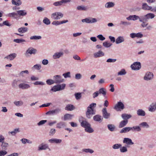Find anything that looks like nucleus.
<instances>
[{"mask_svg":"<svg viewBox=\"0 0 156 156\" xmlns=\"http://www.w3.org/2000/svg\"><path fill=\"white\" fill-rule=\"evenodd\" d=\"M81 126L85 128V131L89 133H91L94 132V130L91 127L90 124L85 120H82L80 123Z\"/></svg>","mask_w":156,"mask_h":156,"instance_id":"nucleus-1","label":"nucleus"},{"mask_svg":"<svg viewBox=\"0 0 156 156\" xmlns=\"http://www.w3.org/2000/svg\"><path fill=\"white\" fill-rule=\"evenodd\" d=\"M66 87V84L63 83L62 84H58L53 86L51 90L53 92H56L63 90Z\"/></svg>","mask_w":156,"mask_h":156,"instance_id":"nucleus-2","label":"nucleus"},{"mask_svg":"<svg viewBox=\"0 0 156 156\" xmlns=\"http://www.w3.org/2000/svg\"><path fill=\"white\" fill-rule=\"evenodd\" d=\"M63 14L61 12H56L51 14V17L54 20H59L62 18Z\"/></svg>","mask_w":156,"mask_h":156,"instance_id":"nucleus-3","label":"nucleus"},{"mask_svg":"<svg viewBox=\"0 0 156 156\" xmlns=\"http://www.w3.org/2000/svg\"><path fill=\"white\" fill-rule=\"evenodd\" d=\"M155 17V15L154 14L152 13H148L146 15L142 16V22L144 20L145 21H148L149 19H152Z\"/></svg>","mask_w":156,"mask_h":156,"instance_id":"nucleus-4","label":"nucleus"},{"mask_svg":"<svg viewBox=\"0 0 156 156\" xmlns=\"http://www.w3.org/2000/svg\"><path fill=\"white\" fill-rule=\"evenodd\" d=\"M154 75L151 72H147L145 73L144 77V79L146 81H149L153 78Z\"/></svg>","mask_w":156,"mask_h":156,"instance_id":"nucleus-5","label":"nucleus"},{"mask_svg":"<svg viewBox=\"0 0 156 156\" xmlns=\"http://www.w3.org/2000/svg\"><path fill=\"white\" fill-rule=\"evenodd\" d=\"M95 114V112L94 109L90 108H87V111L86 112V115L87 118L90 119L92 117V115Z\"/></svg>","mask_w":156,"mask_h":156,"instance_id":"nucleus-6","label":"nucleus"},{"mask_svg":"<svg viewBox=\"0 0 156 156\" xmlns=\"http://www.w3.org/2000/svg\"><path fill=\"white\" fill-rule=\"evenodd\" d=\"M54 81H55V83H60L64 81V79L62 78L60 76L57 75L54 76L53 77Z\"/></svg>","mask_w":156,"mask_h":156,"instance_id":"nucleus-7","label":"nucleus"},{"mask_svg":"<svg viewBox=\"0 0 156 156\" xmlns=\"http://www.w3.org/2000/svg\"><path fill=\"white\" fill-rule=\"evenodd\" d=\"M141 67L140 63L139 62H135L131 66L132 69L133 70H139Z\"/></svg>","mask_w":156,"mask_h":156,"instance_id":"nucleus-8","label":"nucleus"},{"mask_svg":"<svg viewBox=\"0 0 156 156\" xmlns=\"http://www.w3.org/2000/svg\"><path fill=\"white\" fill-rule=\"evenodd\" d=\"M126 19L128 20H133L135 21L138 19L139 20L140 22H142V20L141 16L140 17L136 15H130L128 17H127Z\"/></svg>","mask_w":156,"mask_h":156,"instance_id":"nucleus-9","label":"nucleus"},{"mask_svg":"<svg viewBox=\"0 0 156 156\" xmlns=\"http://www.w3.org/2000/svg\"><path fill=\"white\" fill-rule=\"evenodd\" d=\"M123 142L124 144L127 145V147H129V145H132L134 144V143L132 142V140L128 138H124Z\"/></svg>","mask_w":156,"mask_h":156,"instance_id":"nucleus-10","label":"nucleus"},{"mask_svg":"<svg viewBox=\"0 0 156 156\" xmlns=\"http://www.w3.org/2000/svg\"><path fill=\"white\" fill-rule=\"evenodd\" d=\"M124 108V106L123 103L121 102H118L115 105L114 108L117 111H119V109H123Z\"/></svg>","mask_w":156,"mask_h":156,"instance_id":"nucleus-11","label":"nucleus"},{"mask_svg":"<svg viewBox=\"0 0 156 156\" xmlns=\"http://www.w3.org/2000/svg\"><path fill=\"white\" fill-rule=\"evenodd\" d=\"M103 117L105 119H108L110 116V114L107 112L106 108H103L102 110Z\"/></svg>","mask_w":156,"mask_h":156,"instance_id":"nucleus-12","label":"nucleus"},{"mask_svg":"<svg viewBox=\"0 0 156 156\" xmlns=\"http://www.w3.org/2000/svg\"><path fill=\"white\" fill-rule=\"evenodd\" d=\"M83 22H86L87 23H93L97 22V20L95 18H90V19L86 18L82 20Z\"/></svg>","mask_w":156,"mask_h":156,"instance_id":"nucleus-13","label":"nucleus"},{"mask_svg":"<svg viewBox=\"0 0 156 156\" xmlns=\"http://www.w3.org/2000/svg\"><path fill=\"white\" fill-rule=\"evenodd\" d=\"M64 52L63 51H59L55 53L53 55L52 57L54 59H57L60 58L63 56Z\"/></svg>","mask_w":156,"mask_h":156,"instance_id":"nucleus-14","label":"nucleus"},{"mask_svg":"<svg viewBox=\"0 0 156 156\" xmlns=\"http://www.w3.org/2000/svg\"><path fill=\"white\" fill-rule=\"evenodd\" d=\"M148 111L151 112H154L156 110V102L152 103L148 108Z\"/></svg>","mask_w":156,"mask_h":156,"instance_id":"nucleus-15","label":"nucleus"},{"mask_svg":"<svg viewBox=\"0 0 156 156\" xmlns=\"http://www.w3.org/2000/svg\"><path fill=\"white\" fill-rule=\"evenodd\" d=\"M93 119L96 122L101 123V122L103 119V117L99 115H94Z\"/></svg>","mask_w":156,"mask_h":156,"instance_id":"nucleus-16","label":"nucleus"},{"mask_svg":"<svg viewBox=\"0 0 156 156\" xmlns=\"http://www.w3.org/2000/svg\"><path fill=\"white\" fill-rule=\"evenodd\" d=\"M19 88L23 90L27 89L30 87V86L28 84L24 83H21L18 85Z\"/></svg>","mask_w":156,"mask_h":156,"instance_id":"nucleus-17","label":"nucleus"},{"mask_svg":"<svg viewBox=\"0 0 156 156\" xmlns=\"http://www.w3.org/2000/svg\"><path fill=\"white\" fill-rule=\"evenodd\" d=\"M37 51L36 49H34L33 48L30 47L26 51L27 54H35Z\"/></svg>","mask_w":156,"mask_h":156,"instance_id":"nucleus-18","label":"nucleus"},{"mask_svg":"<svg viewBox=\"0 0 156 156\" xmlns=\"http://www.w3.org/2000/svg\"><path fill=\"white\" fill-rule=\"evenodd\" d=\"M104 53L101 51H99L98 52L95 53L94 54V56L95 58H99L103 56Z\"/></svg>","mask_w":156,"mask_h":156,"instance_id":"nucleus-19","label":"nucleus"},{"mask_svg":"<svg viewBox=\"0 0 156 156\" xmlns=\"http://www.w3.org/2000/svg\"><path fill=\"white\" fill-rule=\"evenodd\" d=\"M17 16H24L26 15L27 12L25 10H20L17 11Z\"/></svg>","mask_w":156,"mask_h":156,"instance_id":"nucleus-20","label":"nucleus"},{"mask_svg":"<svg viewBox=\"0 0 156 156\" xmlns=\"http://www.w3.org/2000/svg\"><path fill=\"white\" fill-rule=\"evenodd\" d=\"M131 127H127L123 128L120 131V133H126L131 130Z\"/></svg>","mask_w":156,"mask_h":156,"instance_id":"nucleus-21","label":"nucleus"},{"mask_svg":"<svg viewBox=\"0 0 156 156\" xmlns=\"http://www.w3.org/2000/svg\"><path fill=\"white\" fill-rule=\"evenodd\" d=\"M142 9L145 10H151L152 7L148 5L146 3H144L142 4Z\"/></svg>","mask_w":156,"mask_h":156,"instance_id":"nucleus-22","label":"nucleus"},{"mask_svg":"<svg viewBox=\"0 0 156 156\" xmlns=\"http://www.w3.org/2000/svg\"><path fill=\"white\" fill-rule=\"evenodd\" d=\"M66 126V123L63 122H60L57 123L56 125V128L59 129L65 127Z\"/></svg>","mask_w":156,"mask_h":156,"instance_id":"nucleus-23","label":"nucleus"},{"mask_svg":"<svg viewBox=\"0 0 156 156\" xmlns=\"http://www.w3.org/2000/svg\"><path fill=\"white\" fill-rule=\"evenodd\" d=\"M16 54L15 53H13L5 57V58L9 59L10 60H12L15 58L16 56Z\"/></svg>","mask_w":156,"mask_h":156,"instance_id":"nucleus-24","label":"nucleus"},{"mask_svg":"<svg viewBox=\"0 0 156 156\" xmlns=\"http://www.w3.org/2000/svg\"><path fill=\"white\" fill-rule=\"evenodd\" d=\"M6 16L10 17H12L13 18L17 19L18 17L17 16V12H13L12 13H9L6 15Z\"/></svg>","mask_w":156,"mask_h":156,"instance_id":"nucleus-25","label":"nucleus"},{"mask_svg":"<svg viewBox=\"0 0 156 156\" xmlns=\"http://www.w3.org/2000/svg\"><path fill=\"white\" fill-rule=\"evenodd\" d=\"M128 122V120H123L120 122L119 126V128H122L125 126Z\"/></svg>","mask_w":156,"mask_h":156,"instance_id":"nucleus-26","label":"nucleus"},{"mask_svg":"<svg viewBox=\"0 0 156 156\" xmlns=\"http://www.w3.org/2000/svg\"><path fill=\"white\" fill-rule=\"evenodd\" d=\"M75 109V107L72 105H67L65 108V109L67 111H71Z\"/></svg>","mask_w":156,"mask_h":156,"instance_id":"nucleus-27","label":"nucleus"},{"mask_svg":"<svg viewBox=\"0 0 156 156\" xmlns=\"http://www.w3.org/2000/svg\"><path fill=\"white\" fill-rule=\"evenodd\" d=\"M49 142L51 143H60L62 142V140L56 139H51L48 140Z\"/></svg>","mask_w":156,"mask_h":156,"instance_id":"nucleus-28","label":"nucleus"},{"mask_svg":"<svg viewBox=\"0 0 156 156\" xmlns=\"http://www.w3.org/2000/svg\"><path fill=\"white\" fill-rule=\"evenodd\" d=\"M124 39L122 36H119L116 39L115 42L116 44L121 43L124 41Z\"/></svg>","mask_w":156,"mask_h":156,"instance_id":"nucleus-29","label":"nucleus"},{"mask_svg":"<svg viewBox=\"0 0 156 156\" xmlns=\"http://www.w3.org/2000/svg\"><path fill=\"white\" fill-rule=\"evenodd\" d=\"M73 115H71L69 114H66L64 115V120L65 121L67 120L71 119L73 117Z\"/></svg>","mask_w":156,"mask_h":156,"instance_id":"nucleus-30","label":"nucleus"},{"mask_svg":"<svg viewBox=\"0 0 156 156\" xmlns=\"http://www.w3.org/2000/svg\"><path fill=\"white\" fill-rule=\"evenodd\" d=\"M48 146L47 144H45L43 145V144L39 145L38 148V150L39 151L43 150H45L48 148Z\"/></svg>","mask_w":156,"mask_h":156,"instance_id":"nucleus-31","label":"nucleus"},{"mask_svg":"<svg viewBox=\"0 0 156 156\" xmlns=\"http://www.w3.org/2000/svg\"><path fill=\"white\" fill-rule=\"evenodd\" d=\"M137 114L139 116H144L146 115L145 111L141 109H139L137 111Z\"/></svg>","mask_w":156,"mask_h":156,"instance_id":"nucleus-32","label":"nucleus"},{"mask_svg":"<svg viewBox=\"0 0 156 156\" xmlns=\"http://www.w3.org/2000/svg\"><path fill=\"white\" fill-rule=\"evenodd\" d=\"M115 5V4L112 2H108L106 3L105 5V7L106 8H109L113 7Z\"/></svg>","mask_w":156,"mask_h":156,"instance_id":"nucleus-33","label":"nucleus"},{"mask_svg":"<svg viewBox=\"0 0 156 156\" xmlns=\"http://www.w3.org/2000/svg\"><path fill=\"white\" fill-rule=\"evenodd\" d=\"M121 116L124 120H128L131 117V115L126 113L123 114Z\"/></svg>","mask_w":156,"mask_h":156,"instance_id":"nucleus-34","label":"nucleus"},{"mask_svg":"<svg viewBox=\"0 0 156 156\" xmlns=\"http://www.w3.org/2000/svg\"><path fill=\"white\" fill-rule=\"evenodd\" d=\"M131 131L133 132L136 131L137 132H140L141 131V129L139 126H133L131 127Z\"/></svg>","mask_w":156,"mask_h":156,"instance_id":"nucleus-35","label":"nucleus"},{"mask_svg":"<svg viewBox=\"0 0 156 156\" xmlns=\"http://www.w3.org/2000/svg\"><path fill=\"white\" fill-rule=\"evenodd\" d=\"M98 91L99 94H102L104 96L106 94V90L103 88H100Z\"/></svg>","mask_w":156,"mask_h":156,"instance_id":"nucleus-36","label":"nucleus"},{"mask_svg":"<svg viewBox=\"0 0 156 156\" xmlns=\"http://www.w3.org/2000/svg\"><path fill=\"white\" fill-rule=\"evenodd\" d=\"M139 126L143 128H149V126L146 122H143L140 124Z\"/></svg>","mask_w":156,"mask_h":156,"instance_id":"nucleus-37","label":"nucleus"},{"mask_svg":"<svg viewBox=\"0 0 156 156\" xmlns=\"http://www.w3.org/2000/svg\"><path fill=\"white\" fill-rule=\"evenodd\" d=\"M29 73V71L28 70H25L24 71H21L19 73V75L20 76L22 77L25 76V74H28Z\"/></svg>","mask_w":156,"mask_h":156,"instance_id":"nucleus-38","label":"nucleus"},{"mask_svg":"<svg viewBox=\"0 0 156 156\" xmlns=\"http://www.w3.org/2000/svg\"><path fill=\"white\" fill-rule=\"evenodd\" d=\"M27 29L26 27H23L19 28L18 29V31L21 33H23L27 31Z\"/></svg>","mask_w":156,"mask_h":156,"instance_id":"nucleus-39","label":"nucleus"},{"mask_svg":"<svg viewBox=\"0 0 156 156\" xmlns=\"http://www.w3.org/2000/svg\"><path fill=\"white\" fill-rule=\"evenodd\" d=\"M107 126L108 129L111 131H113L115 128V126L112 124H108Z\"/></svg>","mask_w":156,"mask_h":156,"instance_id":"nucleus-40","label":"nucleus"},{"mask_svg":"<svg viewBox=\"0 0 156 156\" xmlns=\"http://www.w3.org/2000/svg\"><path fill=\"white\" fill-rule=\"evenodd\" d=\"M18 81L19 80H14L12 84V87L14 88H16L18 85Z\"/></svg>","mask_w":156,"mask_h":156,"instance_id":"nucleus-41","label":"nucleus"},{"mask_svg":"<svg viewBox=\"0 0 156 156\" xmlns=\"http://www.w3.org/2000/svg\"><path fill=\"white\" fill-rule=\"evenodd\" d=\"M13 103L14 105L17 106H22L23 104V101H15Z\"/></svg>","mask_w":156,"mask_h":156,"instance_id":"nucleus-42","label":"nucleus"},{"mask_svg":"<svg viewBox=\"0 0 156 156\" xmlns=\"http://www.w3.org/2000/svg\"><path fill=\"white\" fill-rule=\"evenodd\" d=\"M77 9L79 10L86 11L87 10V8L84 6H79L77 7Z\"/></svg>","mask_w":156,"mask_h":156,"instance_id":"nucleus-43","label":"nucleus"},{"mask_svg":"<svg viewBox=\"0 0 156 156\" xmlns=\"http://www.w3.org/2000/svg\"><path fill=\"white\" fill-rule=\"evenodd\" d=\"M126 73L125 70L124 69H122L118 73L117 75H125Z\"/></svg>","mask_w":156,"mask_h":156,"instance_id":"nucleus-44","label":"nucleus"},{"mask_svg":"<svg viewBox=\"0 0 156 156\" xmlns=\"http://www.w3.org/2000/svg\"><path fill=\"white\" fill-rule=\"evenodd\" d=\"M120 151L121 153H125L126 152L128 151V150L127 148V147L125 146H123L120 147Z\"/></svg>","mask_w":156,"mask_h":156,"instance_id":"nucleus-45","label":"nucleus"},{"mask_svg":"<svg viewBox=\"0 0 156 156\" xmlns=\"http://www.w3.org/2000/svg\"><path fill=\"white\" fill-rule=\"evenodd\" d=\"M121 146L122 145L121 144H116L113 145L112 146V147L114 149H117L120 148Z\"/></svg>","mask_w":156,"mask_h":156,"instance_id":"nucleus-46","label":"nucleus"},{"mask_svg":"<svg viewBox=\"0 0 156 156\" xmlns=\"http://www.w3.org/2000/svg\"><path fill=\"white\" fill-rule=\"evenodd\" d=\"M82 151L86 153H89L91 154L93 153L94 152L93 150L89 148L83 149L82 150Z\"/></svg>","mask_w":156,"mask_h":156,"instance_id":"nucleus-47","label":"nucleus"},{"mask_svg":"<svg viewBox=\"0 0 156 156\" xmlns=\"http://www.w3.org/2000/svg\"><path fill=\"white\" fill-rule=\"evenodd\" d=\"M43 22L46 25H49L50 23V20L47 17H45L43 21Z\"/></svg>","mask_w":156,"mask_h":156,"instance_id":"nucleus-48","label":"nucleus"},{"mask_svg":"<svg viewBox=\"0 0 156 156\" xmlns=\"http://www.w3.org/2000/svg\"><path fill=\"white\" fill-rule=\"evenodd\" d=\"M41 38V37L40 36H31L30 37L31 40H39Z\"/></svg>","mask_w":156,"mask_h":156,"instance_id":"nucleus-49","label":"nucleus"},{"mask_svg":"<svg viewBox=\"0 0 156 156\" xmlns=\"http://www.w3.org/2000/svg\"><path fill=\"white\" fill-rule=\"evenodd\" d=\"M112 45V44L110 43H108L107 42H105L103 43V46L106 48H108L111 46Z\"/></svg>","mask_w":156,"mask_h":156,"instance_id":"nucleus-50","label":"nucleus"},{"mask_svg":"<svg viewBox=\"0 0 156 156\" xmlns=\"http://www.w3.org/2000/svg\"><path fill=\"white\" fill-rule=\"evenodd\" d=\"M13 41L17 43H20L23 42H26V41L23 39H15L13 40Z\"/></svg>","mask_w":156,"mask_h":156,"instance_id":"nucleus-51","label":"nucleus"},{"mask_svg":"<svg viewBox=\"0 0 156 156\" xmlns=\"http://www.w3.org/2000/svg\"><path fill=\"white\" fill-rule=\"evenodd\" d=\"M54 81L52 79H49L47 80L46 81L47 84L48 85H51L55 83Z\"/></svg>","mask_w":156,"mask_h":156,"instance_id":"nucleus-52","label":"nucleus"},{"mask_svg":"<svg viewBox=\"0 0 156 156\" xmlns=\"http://www.w3.org/2000/svg\"><path fill=\"white\" fill-rule=\"evenodd\" d=\"M75 98L76 100L80 99L81 97V93H76L75 94Z\"/></svg>","mask_w":156,"mask_h":156,"instance_id":"nucleus-53","label":"nucleus"},{"mask_svg":"<svg viewBox=\"0 0 156 156\" xmlns=\"http://www.w3.org/2000/svg\"><path fill=\"white\" fill-rule=\"evenodd\" d=\"M62 76L64 77L65 78H67V77H70V73L69 72H67L65 73H63Z\"/></svg>","mask_w":156,"mask_h":156,"instance_id":"nucleus-54","label":"nucleus"},{"mask_svg":"<svg viewBox=\"0 0 156 156\" xmlns=\"http://www.w3.org/2000/svg\"><path fill=\"white\" fill-rule=\"evenodd\" d=\"M41 68V66L39 64H36L32 68V69L34 68L37 70H39Z\"/></svg>","mask_w":156,"mask_h":156,"instance_id":"nucleus-55","label":"nucleus"},{"mask_svg":"<svg viewBox=\"0 0 156 156\" xmlns=\"http://www.w3.org/2000/svg\"><path fill=\"white\" fill-rule=\"evenodd\" d=\"M8 144L7 143L3 142L2 143L1 146L2 149H5V148L8 146Z\"/></svg>","mask_w":156,"mask_h":156,"instance_id":"nucleus-56","label":"nucleus"},{"mask_svg":"<svg viewBox=\"0 0 156 156\" xmlns=\"http://www.w3.org/2000/svg\"><path fill=\"white\" fill-rule=\"evenodd\" d=\"M47 122V120H42L40 121L38 123L37 125L38 126L42 125L45 124Z\"/></svg>","mask_w":156,"mask_h":156,"instance_id":"nucleus-57","label":"nucleus"},{"mask_svg":"<svg viewBox=\"0 0 156 156\" xmlns=\"http://www.w3.org/2000/svg\"><path fill=\"white\" fill-rule=\"evenodd\" d=\"M53 5L55 6H58L62 5L61 1L55 2L53 3Z\"/></svg>","mask_w":156,"mask_h":156,"instance_id":"nucleus-58","label":"nucleus"},{"mask_svg":"<svg viewBox=\"0 0 156 156\" xmlns=\"http://www.w3.org/2000/svg\"><path fill=\"white\" fill-rule=\"evenodd\" d=\"M34 84L35 85H45V83L41 81H36L35 83H34Z\"/></svg>","mask_w":156,"mask_h":156,"instance_id":"nucleus-59","label":"nucleus"},{"mask_svg":"<svg viewBox=\"0 0 156 156\" xmlns=\"http://www.w3.org/2000/svg\"><path fill=\"white\" fill-rule=\"evenodd\" d=\"M82 77V75L80 73H77L75 75V78L76 79L79 80Z\"/></svg>","mask_w":156,"mask_h":156,"instance_id":"nucleus-60","label":"nucleus"},{"mask_svg":"<svg viewBox=\"0 0 156 156\" xmlns=\"http://www.w3.org/2000/svg\"><path fill=\"white\" fill-rule=\"evenodd\" d=\"M52 24L55 26H57L61 24L60 21L56 20L53 21L52 22Z\"/></svg>","mask_w":156,"mask_h":156,"instance_id":"nucleus-61","label":"nucleus"},{"mask_svg":"<svg viewBox=\"0 0 156 156\" xmlns=\"http://www.w3.org/2000/svg\"><path fill=\"white\" fill-rule=\"evenodd\" d=\"M55 132L56 130L55 129H51L50 132H49V135H53L55 133Z\"/></svg>","mask_w":156,"mask_h":156,"instance_id":"nucleus-62","label":"nucleus"},{"mask_svg":"<svg viewBox=\"0 0 156 156\" xmlns=\"http://www.w3.org/2000/svg\"><path fill=\"white\" fill-rule=\"evenodd\" d=\"M97 37L100 40L103 41L105 39V38L104 37L103 35L101 34H100L98 35Z\"/></svg>","mask_w":156,"mask_h":156,"instance_id":"nucleus-63","label":"nucleus"},{"mask_svg":"<svg viewBox=\"0 0 156 156\" xmlns=\"http://www.w3.org/2000/svg\"><path fill=\"white\" fill-rule=\"evenodd\" d=\"M7 152L5 151H0V156H4L7 154Z\"/></svg>","mask_w":156,"mask_h":156,"instance_id":"nucleus-64","label":"nucleus"}]
</instances>
